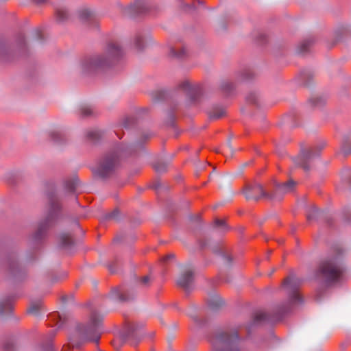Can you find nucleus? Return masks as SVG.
<instances>
[{
  "mask_svg": "<svg viewBox=\"0 0 351 351\" xmlns=\"http://www.w3.org/2000/svg\"><path fill=\"white\" fill-rule=\"evenodd\" d=\"M121 54V49L119 46L117 44H110L104 54L94 55L82 60L80 64V69L84 73L95 72L108 66Z\"/></svg>",
  "mask_w": 351,
  "mask_h": 351,
  "instance_id": "obj_1",
  "label": "nucleus"
},
{
  "mask_svg": "<svg viewBox=\"0 0 351 351\" xmlns=\"http://www.w3.org/2000/svg\"><path fill=\"white\" fill-rule=\"evenodd\" d=\"M295 186V182L290 180L287 182L282 184H278L274 193H266L263 186L258 184L247 186L245 191V195L247 199L257 201L261 197L267 198L271 200H280L282 195L293 191Z\"/></svg>",
  "mask_w": 351,
  "mask_h": 351,
  "instance_id": "obj_2",
  "label": "nucleus"
},
{
  "mask_svg": "<svg viewBox=\"0 0 351 351\" xmlns=\"http://www.w3.org/2000/svg\"><path fill=\"white\" fill-rule=\"evenodd\" d=\"M237 331L221 330L212 339L213 351H239Z\"/></svg>",
  "mask_w": 351,
  "mask_h": 351,
  "instance_id": "obj_3",
  "label": "nucleus"
},
{
  "mask_svg": "<svg viewBox=\"0 0 351 351\" xmlns=\"http://www.w3.org/2000/svg\"><path fill=\"white\" fill-rule=\"evenodd\" d=\"M343 269L335 258L323 261L316 273L315 278L326 283L337 282L341 276Z\"/></svg>",
  "mask_w": 351,
  "mask_h": 351,
  "instance_id": "obj_4",
  "label": "nucleus"
},
{
  "mask_svg": "<svg viewBox=\"0 0 351 351\" xmlns=\"http://www.w3.org/2000/svg\"><path fill=\"white\" fill-rule=\"evenodd\" d=\"M101 317L93 313L87 326L80 324L76 328L75 336L82 341H90L98 343L100 338L99 328Z\"/></svg>",
  "mask_w": 351,
  "mask_h": 351,
  "instance_id": "obj_5",
  "label": "nucleus"
},
{
  "mask_svg": "<svg viewBox=\"0 0 351 351\" xmlns=\"http://www.w3.org/2000/svg\"><path fill=\"white\" fill-rule=\"evenodd\" d=\"M121 152V148L118 147L107 153L97 167L96 173L105 178L114 171L119 164Z\"/></svg>",
  "mask_w": 351,
  "mask_h": 351,
  "instance_id": "obj_6",
  "label": "nucleus"
},
{
  "mask_svg": "<svg viewBox=\"0 0 351 351\" xmlns=\"http://www.w3.org/2000/svg\"><path fill=\"white\" fill-rule=\"evenodd\" d=\"M50 210L47 218L41 221L38 226L37 230L35 232L34 238L36 240L40 239L46 234L47 230L51 227L54 221L57 212L60 209V206L56 203L53 199L50 200Z\"/></svg>",
  "mask_w": 351,
  "mask_h": 351,
  "instance_id": "obj_7",
  "label": "nucleus"
},
{
  "mask_svg": "<svg viewBox=\"0 0 351 351\" xmlns=\"http://www.w3.org/2000/svg\"><path fill=\"white\" fill-rule=\"evenodd\" d=\"M324 147V144H321L315 149H312L308 151L302 152L299 156V161L298 162V164L305 170L308 169L309 167L307 164L319 156L320 151Z\"/></svg>",
  "mask_w": 351,
  "mask_h": 351,
  "instance_id": "obj_8",
  "label": "nucleus"
},
{
  "mask_svg": "<svg viewBox=\"0 0 351 351\" xmlns=\"http://www.w3.org/2000/svg\"><path fill=\"white\" fill-rule=\"evenodd\" d=\"M180 88L186 93L191 102L197 99L200 92V88L198 85L192 84L187 80L182 82L180 84Z\"/></svg>",
  "mask_w": 351,
  "mask_h": 351,
  "instance_id": "obj_9",
  "label": "nucleus"
},
{
  "mask_svg": "<svg viewBox=\"0 0 351 351\" xmlns=\"http://www.w3.org/2000/svg\"><path fill=\"white\" fill-rule=\"evenodd\" d=\"M193 280V273L191 269H187L182 273L177 279V284L185 291H189Z\"/></svg>",
  "mask_w": 351,
  "mask_h": 351,
  "instance_id": "obj_10",
  "label": "nucleus"
},
{
  "mask_svg": "<svg viewBox=\"0 0 351 351\" xmlns=\"http://www.w3.org/2000/svg\"><path fill=\"white\" fill-rule=\"evenodd\" d=\"M284 286L289 290V297L292 303H299L302 301L297 289L293 285V279H287L284 282Z\"/></svg>",
  "mask_w": 351,
  "mask_h": 351,
  "instance_id": "obj_11",
  "label": "nucleus"
},
{
  "mask_svg": "<svg viewBox=\"0 0 351 351\" xmlns=\"http://www.w3.org/2000/svg\"><path fill=\"white\" fill-rule=\"evenodd\" d=\"M110 297L112 299L119 300L120 301H128L132 298L128 290L120 288L113 289L110 293Z\"/></svg>",
  "mask_w": 351,
  "mask_h": 351,
  "instance_id": "obj_12",
  "label": "nucleus"
},
{
  "mask_svg": "<svg viewBox=\"0 0 351 351\" xmlns=\"http://www.w3.org/2000/svg\"><path fill=\"white\" fill-rule=\"evenodd\" d=\"M60 241L62 247L64 248L71 247L73 243L71 236L69 233L61 234L60 237Z\"/></svg>",
  "mask_w": 351,
  "mask_h": 351,
  "instance_id": "obj_13",
  "label": "nucleus"
},
{
  "mask_svg": "<svg viewBox=\"0 0 351 351\" xmlns=\"http://www.w3.org/2000/svg\"><path fill=\"white\" fill-rule=\"evenodd\" d=\"M312 43V39H306L302 41L299 45V51L300 53H305L307 51Z\"/></svg>",
  "mask_w": 351,
  "mask_h": 351,
  "instance_id": "obj_14",
  "label": "nucleus"
},
{
  "mask_svg": "<svg viewBox=\"0 0 351 351\" xmlns=\"http://www.w3.org/2000/svg\"><path fill=\"white\" fill-rule=\"evenodd\" d=\"M135 336V329L133 326H130L125 330L123 335V340L126 341L129 340Z\"/></svg>",
  "mask_w": 351,
  "mask_h": 351,
  "instance_id": "obj_15",
  "label": "nucleus"
},
{
  "mask_svg": "<svg viewBox=\"0 0 351 351\" xmlns=\"http://www.w3.org/2000/svg\"><path fill=\"white\" fill-rule=\"evenodd\" d=\"M77 186V183L73 181H69L66 182L64 189L67 193H73L75 192Z\"/></svg>",
  "mask_w": 351,
  "mask_h": 351,
  "instance_id": "obj_16",
  "label": "nucleus"
},
{
  "mask_svg": "<svg viewBox=\"0 0 351 351\" xmlns=\"http://www.w3.org/2000/svg\"><path fill=\"white\" fill-rule=\"evenodd\" d=\"M67 11L63 8L58 9L56 12V16L58 21H63L67 18Z\"/></svg>",
  "mask_w": 351,
  "mask_h": 351,
  "instance_id": "obj_17",
  "label": "nucleus"
},
{
  "mask_svg": "<svg viewBox=\"0 0 351 351\" xmlns=\"http://www.w3.org/2000/svg\"><path fill=\"white\" fill-rule=\"evenodd\" d=\"M151 282V278L148 276H145L143 278H141L138 282V285L141 287H147L150 285Z\"/></svg>",
  "mask_w": 351,
  "mask_h": 351,
  "instance_id": "obj_18",
  "label": "nucleus"
},
{
  "mask_svg": "<svg viewBox=\"0 0 351 351\" xmlns=\"http://www.w3.org/2000/svg\"><path fill=\"white\" fill-rule=\"evenodd\" d=\"M87 136L92 141H97L100 137V132L98 130H93L88 132Z\"/></svg>",
  "mask_w": 351,
  "mask_h": 351,
  "instance_id": "obj_19",
  "label": "nucleus"
},
{
  "mask_svg": "<svg viewBox=\"0 0 351 351\" xmlns=\"http://www.w3.org/2000/svg\"><path fill=\"white\" fill-rule=\"evenodd\" d=\"M81 113L84 116H89L93 114V108L89 106H84L81 108Z\"/></svg>",
  "mask_w": 351,
  "mask_h": 351,
  "instance_id": "obj_20",
  "label": "nucleus"
},
{
  "mask_svg": "<svg viewBox=\"0 0 351 351\" xmlns=\"http://www.w3.org/2000/svg\"><path fill=\"white\" fill-rule=\"evenodd\" d=\"M215 226L224 230L227 228L226 224L223 220L217 219L215 221Z\"/></svg>",
  "mask_w": 351,
  "mask_h": 351,
  "instance_id": "obj_21",
  "label": "nucleus"
},
{
  "mask_svg": "<svg viewBox=\"0 0 351 351\" xmlns=\"http://www.w3.org/2000/svg\"><path fill=\"white\" fill-rule=\"evenodd\" d=\"M171 54L175 57L182 58L185 54V50L184 49H181L180 50H179V51H177V50H176L175 49H171Z\"/></svg>",
  "mask_w": 351,
  "mask_h": 351,
  "instance_id": "obj_22",
  "label": "nucleus"
},
{
  "mask_svg": "<svg viewBox=\"0 0 351 351\" xmlns=\"http://www.w3.org/2000/svg\"><path fill=\"white\" fill-rule=\"evenodd\" d=\"M221 256L226 263H230L232 262V258L226 252H221Z\"/></svg>",
  "mask_w": 351,
  "mask_h": 351,
  "instance_id": "obj_23",
  "label": "nucleus"
},
{
  "mask_svg": "<svg viewBox=\"0 0 351 351\" xmlns=\"http://www.w3.org/2000/svg\"><path fill=\"white\" fill-rule=\"evenodd\" d=\"M267 319V314L264 312H259L256 315V321H263Z\"/></svg>",
  "mask_w": 351,
  "mask_h": 351,
  "instance_id": "obj_24",
  "label": "nucleus"
},
{
  "mask_svg": "<svg viewBox=\"0 0 351 351\" xmlns=\"http://www.w3.org/2000/svg\"><path fill=\"white\" fill-rule=\"evenodd\" d=\"M317 213H318V210L317 208H314L312 210V213L308 214V219L309 220L314 219Z\"/></svg>",
  "mask_w": 351,
  "mask_h": 351,
  "instance_id": "obj_25",
  "label": "nucleus"
},
{
  "mask_svg": "<svg viewBox=\"0 0 351 351\" xmlns=\"http://www.w3.org/2000/svg\"><path fill=\"white\" fill-rule=\"evenodd\" d=\"M341 150L344 154H346V155L350 154H351V146H348V147L347 148V145H344L342 147Z\"/></svg>",
  "mask_w": 351,
  "mask_h": 351,
  "instance_id": "obj_26",
  "label": "nucleus"
},
{
  "mask_svg": "<svg viewBox=\"0 0 351 351\" xmlns=\"http://www.w3.org/2000/svg\"><path fill=\"white\" fill-rule=\"evenodd\" d=\"M6 307L7 304H4L3 302H0V315H3L4 314Z\"/></svg>",
  "mask_w": 351,
  "mask_h": 351,
  "instance_id": "obj_27",
  "label": "nucleus"
},
{
  "mask_svg": "<svg viewBox=\"0 0 351 351\" xmlns=\"http://www.w3.org/2000/svg\"><path fill=\"white\" fill-rule=\"evenodd\" d=\"M154 168H155L156 171H159V172H161V171L165 170V167L160 166L158 163H156L154 165Z\"/></svg>",
  "mask_w": 351,
  "mask_h": 351,
  "instance_id": "obj_28",
  "label": "nucleus"
},
{
  "mask_svg": "<svg viewBox=\"0 0 351 351\" xmlns=\"http://www.w3.org/2000/svg\"><path fill=\"white\" fill-rule=\"evenodd\" d=\"M90 16V13L89 11L88 10H84L82 12L81 14V17L83 19H85L86 18H88L89 16Z\"/></svg>",
  "mask_w": 351,
  "mask_h": 351,
  "instance_id": "obj_29",
  "label": "nucleus"
},
{
  "mask_svg": "<svg viewBox=\"0 0 351 351\" xmlns=\"http://www.w3.org/2000/svg\"><path fill=\"white\" fill-rule=\"evenodd\" d=\"M38 310V306L37 305H33L29 309V312L31 313H36Z\"/></svg>",
  "mask_w": 351,
  "mask_h": 351,
  "instance_id": "obj_30",
  "label": "nucleus"
},
{
  "mask_svg": "<svg viewBox=\"0 0 351 351\" xmlns=\"http://www.w3.org/2000/svg\"><path fill=\"white\" fill-rule=\"evenodd\" d=\"M223 114V112H220L219 113H213L211 116L213 117V118H215V119H219L220 117H221Z\"/></svg>",
  "mask_w": 351,
  "mask_h": 351,
  "instance_id": "obj_31",
  "label": "nucleus"
},
{
  "mask_svg": "<svg viewBox=\"0 0 351 351\" xmlns=\"http://www.w3.org/2000/svg\"><path fill=\"white\" fill-rule=\"evenodd\" d=\"M174 258V254H170L167 255L166 257H165L163 261H167L169 259H171V258Z\"/></svg>",
  "mask_w": 351,
  "mask_h": 351,
  "instance_id": "obj_32",
  "label": "nucleus"
},
{
  "mask_svg": "<svg viewBox=\"0 0 351 351\" xmlns=\"http://www.w3.org/2000/svg\"><path fill=\"white\" fill-rule=\"evenodd\" d=\"M224 88L226 89H231L232 88V84L228 82L223 85Z\"/></svg>",
  "mask_w": 351,
  "mask_h": 351,
  "instance_id": "obj_33",
  "label": "nucleus"
},
{
  "mask_svg": "<svg viewBox=\"0 0 351 351\" xmlns=\"http://www.w3.org/2000/svg\"><path fill=\"white\" fill-rule=\"evenodd\" d=\"M141 38H137L136 42V46L139 48L141 47Z\"/></svg>",
  "mask_w": 351,
  "mask_h": 351,
  "instance_id": "obj_34",
  "label": "nucleus"
},
{
  "mask_svg": "<svg viewBox=\"0 0 351 351\" xmlns=\"http://www.w3.org/2000/svg\"><path fill=\"white\" fill-rule=\"evenodd\" d=\"M36 3L40 4L44 1V0H33Z\"/></svg>",
  "mask_w": 351,
  "mask_h": 351,
  "instance_id": "obj_35",
  "label": "nucleus"
},
{
  "mask_svg": "<svg viewBox=\"0 0 351 351\" xmlns=\"http://www.w3.org/2000/svg\"><path fill=\"white\" fill-rule=\"evenodd\" d=\"M70 343L71 344L72 346H75V343L73 341V339H71Z\"/></svg>",
  "mask_w": 351,
  "mask_h": 351,
  "instance_id": "obj_36",
  "label": "nucleus"
},
{
  "mask_svg": "<svg viewBox=\"0 0 351 351\" xmlns=\"http://www.w3.org/2000/svg\"><path fill=\"white\" fill-rule=\"evenodd\" d=\"M115 213H117V212L115 211L113 213H112L111 215L110 216V217H114V215H115Z\"/></svg>",
  "mask_w": 351,
  "mask_h": 351,
  "instance_id": "obj_37",
  "label": "nucleus"
},
{
  "mask_svg": "<svg viewBox=\"0 0 351 351\" xmlns=\"http://www.w3.org/2000/svg\"><path fill=\"white\" fill-rule=\"evenodd\" d=\"M228 149H229L230 150H231V147H230V146H228Z\"/></svg>",
  "mask_w": 351,
  "mask_h": 351,
  "instance_id": "obj_38",
  "label": "nucleus"
}]
</instances>
